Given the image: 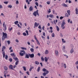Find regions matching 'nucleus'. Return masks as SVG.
<instances>
[{
	"mask_svg": "<svg viewBox=\"0 0 78 78\" xmlns=\"http://www.w3.org/2000/svg\"><path fill=\"white\" fill-rule=\"evenodd\" d=\"M35 5H36L37 6H39V4H38V3L37 2H35Z\"/></svg>",
	"mask_w": 78,
	"mask_h": 78,
	"instance_id": "obj_36",
	"label": "nucleus"
},
{
	"mask_svg": "<svg viewBox=\"0 0 78 78\" xmlns=\"http://www.w3.org/2000/svg\"><path fill=\"white\" fill-rule=\"evenodd\" d=\"M25 58H27V59H28L29 58V55L28 54H26V56H25Z\"/></svg>",
	"mask_w": 78,
	"mask_h": 78,
	"instance_id": "obj_16",
	"label": "nucleus"
},
{
	"mask_svg": "<svg viewBox=\"0 0 78 78\" xmlns=\"http://www.w3.org/2000/svg\"><path fill=\"white\" fill-rule=\"evenodd\" d=\"M50 30H53V27H50Z\"/></svg>",
	"mask_w": 78,
	"mask_h": 78,
	"instance_id": "obj_59",
	"label": "nucleus"
},
{
	"mask_svg": "<svg viewBox=\"0 0 78 78\" xmlns=\"http://www.w3.org/2000/svg\"><path fill=\"white\" fill-rule=\"evenodd\" d=\"M9 69H11V70H14V69H13V66L12 65H10L9 66Z\"/></svg>",
	"mask_w": 78,
	"mask_h": 78,
	"instance_id": "obj_6",
	"label": "nucleus"
},
{
	"mask_svg": "<svg viewBox=\"0 0 78 78\" xmlns=\"http://www.w3.org/2000/svg\"><path fill=\"white\" fill-rule=\"evenodd\" d=\"M7 43L8 45H9V44H10V41H8Z\"/></svg>",
	"mask_w": 78,
	"mask_h": 78,
	"instance_id": "obj_50",
	"label": "nucleus"
},
{
	"mask_svg": "<svg viewBox=\"0 0 78 78\" xmlns=\"http://www.w3.org/2000/svg\"><path fill=\"white\" fill-rule=\"evenodd\" d=\"M34 38L35 39L36 41H38V40H37V38H36V35H35L34 36Z\"/></svg>",
	"mask_w": 78,
	"mask_h": 78,
	"instance_id": "obj_41",
	"label": "nucleus"
},
{
	"mask_svg": "<svg viewBox=\"0 0 78 78\" xmlns=\"http://www.w3.org/2000/svg\"><path fill=\"white\" fill-rule=\"evenodd\" d=\"M44 59L45 62H47V61H48V58H47L46 57H45L44 58Z\"/></svg>",
	"mask_w": 78,
	"mask_h": 78,
	"instance_id": "obj_25",
	"label": "nucleus"
},
{
	"mask_svg": "<svg viewBox=\"0 0 78 78\" xmlns=\"http://www.w3.org/2000/svg\"><path fill=\"white\" fill-rule=\"evenodd\" d=\"M39 11V10H37L36 11H34V12L33 13V15L34 16H35L36 17L37 16V15L38 16H39V13H38V12Z\"/></svg>",
	"mask_w": 78,
	"mask_h": 78,
	"instance_id": "obj_4",
	"label": "nucleus"
},
{
	"mask_svg": "<svg viewBox=\"0 0 78 78\" xmlns=\"http://www.w3.org/2000/svg\"><path fill=\"white\" fill-rule=\"evenodd\" d=\"M17 23H19V21H16L14 22V24L15 25H17Z\"/></svg>",
	"mask_w": 78,
	"mask_h": 78,
	"instance_id": "obj_26",
	"label": "nucleus"
},
{
	"mask_svg": "<svg viewBox=\"0 0 78 78\" xmlns=\"http://www.w3.org/2000/svg\"><path fill=\"white\" fill-rule=\"evenodd\" d=\"M73 51H74V50H73V49H72L70 51V53L71 54H72L73 53Z\"/></svg>",
	"mask_w": 78,
	"mask_h": 78,
	"instance_id": "obj_19",
	"label": "nucleus"
},
{
	"mask_svg": "<svg viewBox=\"0 0 78 78\" xmlns=\"http://www.w3.org/2000/svg\"><path fill=\"white\" fill-rule=\"evenodd\" d=\"M20 55L21 56H23L25 54H26V52H25V51H20Z\"/></svg>",
	"mask_w": 78,
	"mask_h": 78,
	"instance_id": "obj_3",
	"label": "nucleus"
},
{
	"mask_svg": "<svg viewBox=\"0 0 78 78\" xmlns=\"http://www.w3.org/2000/svg\"><path fill=\"white\" fill-rule=\"evenodd\" d=\"M68 2L69 3H72V1H71L69 0L68 1Z\"/></svg>",
	"mask_w": 78,
	"mask_h": 78,
	"instance_id": "obj_57",
	"label": "nucleus"
},
{
	"mask_svg": "<svg viewBox=\"0 0 78 78\" xmlns=\"http://www.w3.org/2000/svg\"><path fill=\"white\" fill-rule=\"evenodd\" d=\"M49 73V71H47L46 72H44L43 73V75L44 76H45L46 75H47V74H48Z\"/></svg>",
	"mask_w": 78,
	"mask_h": 78,
	"instance_id": "obj_5",
	"label": "nucleus"
},
{
	"mask_svg": "<svg viewBox=\"0 0 78 78\" xmlns=\"http://www.w3.org/2000/svg\"><path fill=\"white\" fill-rule=\"evenodd\" d=\"M64 17H65V16H61L60 18V19L61 20H62V19L63 18H64Z\"/></svg>",
	"mask_w": 78,
	"mask_h": 78,
	"instance_id": "obj_44",
	"label": "nucleus"
},
{
	"mask_svg": "<svg viewBox=\"0 0 78 78\" xmlns=\"http://www.w3.org/2000/svg\"><path fill=\"white\" fill-rule=\"evenodd\" d=\"M9 61L10 62H12V59L11 58H10L9 59Z\"/></svg>",
	"mask_w": 78,
	"mask_h": 78,
	"instance_id": "obj_48",
	"label": "nucleus"
},
{
	"mask_svg": "<svg viewBox=\"0 0 78 78\" xmlns=\"http://www.w3.org/2000/svg\"><path fill=\"white\" fill-rule=\"evenodd\" d=\"M13 58L15 61H18V58L17 57H13Z\"/></svg>",
	"mask_w": 78,
	"mask_h": 78,
	"instance_id": "obj_22",
	"label": "nucleus"
},
{
	"mask_svg": "<svg viewBox=\"0 0 78 78\" xmlns=\"http://www.w3.org/2000/svg\"><path fill=\"white\" fill-rule=\"evenodd\" d=\"M21 49H23V50H27V48H26L21 47Z\"/></svg>",
	"mask_w": 78,
	"mask_h": 78,
	"instance_id": "obj_42",
	"label": "nucleus"
},
{
	"mask_svg": "<svg viewBox=\"0 0 78 78\" xmlns=\"http://www.w3.org/2000/svg\"><path fill=\"white\" fill-rule=\"evenodd\" d=\"M37 55H38V56H41V54H40V53H38L37 54Z\"/></svg>",
	"mask_w": 78,
	"mask_h": 78,
	"instance_id": "obj_61",
	"label": "nucleus"
},
{
	"mask_svg": "<svg viewBox=\"0 0 78 78\" xmlns=\"http://www.w3.org/2000/svg\"><path fill=\"white\" fill-rule=\"evenodd\" d=\"M43 35L44 36H45V32H43Z\"/></svg>",
	"mask_w": 78,
	"mask_h": 78,
	"instance_id": "obj_54",
	"label": "nucleus"
},
{
	"mask_svg": "<svg viewBox=\"0 0 78 78\" xmlns=\"http://www.w3.org/2000/svg\"><path fill=\"white\" fill-rule=\"evenodd\" d=\"M6 49V47L5 46H2V53L3 54V58H4L5 57V50Z\"/></svg>",
	"mask_w": 78,
	"mask_h": 78,
	"instance_id": "obj_1",
	"label": "nucleus"
},
{
	"mask_svg": "<svg viewBox=\"0 0 78 78\" xmlns=\"http://www.w3.org/2000/svg\"><path fill=\"white\" fill-rule=\"evenodd\" d=\"M64 67L65 69H66V67H67V66H66V63L64 64Z\"/></svg>",
	"mask_w": 78,
	"mask_h": 78,
	"instance_id": "obj_43",
	"label": "nucleus"
},
{
	"mask_svg": "<svg viewBox=\"0 0 78 78\" xmlns=\"http://www.w3.org/2000/svg\"><path fill=\"white\" fill-rule=\"evenodd\" d=\"M65 17H69V15H68V14L66 13L65 14Z\"/></svg>",
	"mask_w": 78,
	"mask_h": 78,
	"instance_id": "obj_32",
	"label": "nucleus"
},
{
	"mask_svg": "<svg viewBox=\"0 0 78 78\" xmlns=\"http://www.w3.org/2000/svg\"><path fill=\"white\" fill-rule=\"evenodd\" d=\"M19 61L18 60H17L16 62L15 63V66H17L18 64H19Z\"/></svg>",
	"mask_w": 78,
	"mask_h": 78,
	"instance_id": "obj_27",
	"label": "nucleus"
},
{
	"mask_svg": "<svg viewBox=\"0 0 78 78\" xmlns=\"http://www.w3.org/2000/svg\"><path fill=\"white\" fill-rule=\"evenodd\" d=\"M49 53L48 51L47 50H46L45 51L44 53L46 55H47Z\"/></svg>",
	"mask_w": 78,
	"mask_h": 78,
	"instance_id": "obj_18",
	"label": "nucleus"
},
{
	"mask_svg": "<svg viewBox=\"0 0 78 78\" xmlns=\"http://www.w3.org/2000/svg\"><path fill=\"white\" fill-rule=\"evenodd\" d=\"M41 78H44V77L43 76H41Z\"/></svg>",
	"mask_w": 78,
	"mask_h": 78,
	"instance_id": "obj_64",
	"label": "nucleus"
},
{
	"mask_svg": "<svg viewBox=\"0 0 78 78\" xmlns=\"http://www.w3.org/2000/svg\"><path fill=\"white\" fill-rule=\"evenodd\" d=\"M49 17L50 18H51V19H53L54 18V15H53V14H50L49 15Z\"/></svg>",
	"mask_w": 78,
	"mask_h": 78,
	"instance_id": "obj_11",
	"label": "nucleus"
},
{
	"mask_svg": "<svg viewBox=\"0 0 78 78\" xmlns=\"http://www.w3.org/2000/svg\"><path fill=\"white\" fill-rule=\"evenodd\" d=\"M33 7L32 6H31L29 8V11H33Z\"/></svg>",
	"mask_w": 78,
	"mask_h": 78,
	"instance_id": "obj_12",
	"label": "nucleus"
},
{
	"mask_svg": "<svg viewBox=\"0 0 78 78\" xmlns=\"http://www.w3.org/2000/svg\"><path fill=\"white\" fill-rule=\"evenodd\" d=\"M29 56L30 57V58H34V54H29Z\"/></svg>",
	"mask_w": 78,
	"mask_h": 78,
	"instance_id": "obj_8",
	"label": "nucleus"
},
{
	"mask_svg": "<svg viewBox=\"0 0 78 78\" xmlns=\"http://www.w3.org/2000/svg\"><path fill=\"white\" fill-rule=\"evenodd\" d=\"M10 55H11V56H13V57H15L16 56V55H15V54L14 53H11L10 54Z\"/></svg>",
	"mask_w": 78,
	"mask_h": 78,
	"instance_id": "obj_14",
	"label": "nucleus"
},
{
	"mask_svg": "<svg viewBox=\"0 0 78 78\" xmlns=\"http://www.w3.org/2000/svg\"><path fill=\"white\" fill-rule=\"evenodd\" d=\"M12 6L11 5H9L8 6V8H12Z\"/></svg>",
	"mask_w": 78,
	"mask_h": 78,
	"instance_id": "obj_28",
	"label": "nucleus"
},
{
	"mask_svg": "<svg viewBox=\"0 0 78 78\" xmlns=\"http://www.w3.org/2000/svg\"><path fill=\"white\" fill-rule=\"evenodd\" d=\"M56 29L58 31L59 30V27H58V26H56Z\"/></svg>",
	"mask_w": 78,
	"mask_h": 78,
	"instance_id": "obj_30",
	"label": "nucleus"
},
{
	"mask_svg": "<svg viewBox=\"0 0 78 78\" xmlns=\"http://www.w3.org/2000/svg\"><path fill=\"white\" fill-rule=\"evenodd\" d=\"M38 28H39V29H41V25H40Z\"/></svg>",
	"mask_w": 78,
	"mask_h": 78,
	"instance_id": "obj_55",
	"label": "nucleus"
},
{
	"mask_svg": "<svg viewBox=\"0 0 78 78\" xmlns=\"http://www.w3.org/2000/svg\"><path fill=\"white\" fill-rule=\"evenodd\" d=\"M35 63V64H36L37 65H39V62L37 61H36Z\"/></svg>",
	"mask_w": 78,
	"mask_h": 78,
	"instance_id": "obj_24",
	"label": "nucleus"
},
{
	"mask_svg": "<svg viewBox=\"0 0 78 78\" xmlns=\"http://www.w3.org/2000/svg\"><path fill=\"white\" fill-rule=\"evenodd\" d=\"M47 3L48 4V5H50V2H47Z\"/></svg>",
	"mask_w": 78,
	"mask_h": 78,
	"instance_id": "obj_52",
	"label": "nucleus"
},
{
	"mask_svg": "<svg viewBox=\"0 0 78 78\" xmlns=\"http://www.w3.org/2000/svg\"><path fill=\"white\" fill-rule=\"evenodd\" d=\"M43 72H47V71H48V70H47V69H45V68H43L42 70Z\"/></svg>",
	"mask_w": 78,
	"mask_h": 78,
	"instance_id": "obj_15",
	"label": "nucleus"
},
{
	"mask_svg": "<svg viewBox=\"0 0 78 78\" xmlns=\"http://www.w3.org/2000/svg\"><path fill=\"white\" fill-rule=\"evenodd\" d=\"M4 3L5 4H6V5H7V4L8 3V1H5L4 2Z\"/></svg>",
	"mask_w": 78,
	"mask_h": 78,
	"instance_id": "obj_37",
	"label": "nucleus"
},
{
	"mask_svg": "<svg viewBox=\"0 0 78 78\" xmlns=\"http://www.w3.org/2000/svg\"><path fill=\"white\" fill-rule=\"evenodd\" d=\"M38 25H39V23H37V22H35L34 24V27H37Z\"/></svg>",
	"mask_w": 78,
	"mask_h": 78,
	"instance_id": "obj_9",
	"label": "nucleus"
},
{
	"mask_svg": "<svg viewBox=\"0 0 78 78\" xmlns=\"http://www.w3.org/2000/svg\"><path fill=\"white\" fill-rule=\"evenodd\" d=\"M2 8H3L2 5H0V9Z\"/></svg>",
	"mask_w": 78,
	"mask_h": 78,
	"instance_id": "obj_60",
	"label": "nucleus"
},
{
	"mask_svg": "<svg viewBox=\"0 0 78 78\" xmlns=\"http://www.w3.org/2000/svg\"><path fill=\"white\" fill-rule=\"evenodd\" d=\"M19 1H16V4H19Z\"/></svg>",
	"mask_w": 78,
	"mask_h": 78,
	"instance_id": "obj_58",
	"label": "nucleus"
},
{
	"mask_svg": "<svg viewBox=\"0 0 78 78\" xmlns=\"http://www.w3.org/2000/svg\"><path fill=\"white\" fill-rule=\"evenodd\" d=\"M23 68L24 71H27V69H26V67H25L23 66Z\"/></svg>",
	"mask_w": 78,
	"mask_h": 78,
	"instance_id": "obj_29",
	"label": "nucleus"
},
{
	"mask_svg": "<svg viewBox=\"0 0 78 78\" xmlns=\"http://www.w3.org/2000/svg\"><path fill=\"white\" fill-rule=\"evenodd\" d=\"M16 42H17V43L19 42V41L18 40V39H16Z\"/></svg>",
	"mask_w": 78,
	"mask_h": 78,
	"instance_id": "obj_62",
	"label": "nucleus"
},
{
	"mask_svg": "<svg viewBox=\"0 0 78 78\" xmlns=\"http://www.w3.org/2000/svg\"><path fill=\"white\" fill-rule=\"evenodd\" d=\"M12 27L11 28L9 29V30L10 31H12Z\"/></svg>",
	"mask_w": 78,
	"mask_h": 78,
	"instance_id": "obj_45",
	"label": "nucleus"
},
{
	"mask_svg": "<svg viewBox=\"0 0 78 78\" xmlns=\"http://www.w3.org/2000/svg\"><path fill=\"white\" fill-rule=\"evenodd\" d=\"M2 34H3V35L2 36V41H4L6 38H7V34L6 33H5L3 32H2Z\"/></svg>",
	"mask_w": 78,
	"mask_h": 78,
	"instance_id": "obj_2",
	"label": "nucleus"
},
{
	"mask_svg": "<svg viewBox=\"0 0 78 78\" xmlns=\"http://www.w3.org/2000/svg\"><path fill=\"white\" fill-rule=\"evenodd\" d=\"M75 64L76 65H77V64H78V61H76V63Z\"/></svg>",
	"mask_w": 78,
	"mask_h": 78,
	"instance_id": "obj_63",
	"label": "nucleus"
},
{
	"mask_svg": "<svg viewBox=\"0 0 78 78\" xmlns=\"http://www.w3.org/2000/svg\"><path fill=\"white\" fill-rule=\"evenodd\" d=\"M55 51L56 55H58V50H56Z\"/></svg>",
	"mask_w": 78,
	"mask_h": 78,
	"instance_id": "obj_33",
	"label": "nucleus"
},
{
	"mask_svg": "<svg viewBox=\"0 0 78 78\" xmlns=\"http://www.w3.org/2000/svg\"><path fill=\"white\" fill-rule=\"evenodd\" d=\"M30 50L31 52H34V49L33 48H30Z\"/></svg>",
	"mask_w": 78,
	"mask_h": 78,
	"instance_id": "obj_31",
	"label": "nucleus"
},
{
	"mask_svg": "<svg viewBox=\"0 0 78 78\" xmlns=\"http://www.w3.org/2000/svg\"><path fill=\"white\" fill-rule=\"evenodd\" d=\"M4 69L5 70H8V67L6 66H4Z\"/></svg>",
	"mask_w": 78,
	"mask_h": 78,
	"instance_id": "obj_23",
	"label": "nucleus"
},
{
	"mask_svg": "<svg viewBox=\"0 0 78 78\" xmlns=\"http://www.w3.org/2000/svg\"><path fill=\"white\" fill-rule=\"evenodd\" d=\"M26 73L28 75H30V74H29V72L27 71V72H26Z\"/></svg>",
	"mask_w": 78,
	"mask_h": 78,
	"instance_id": "obj_56",
	"label": "nucleus"
},
{
	"mask_svg": "<svg viewBox=\"0 0 78 78\" xmlns=\"http://www.w3.org/2000/svg\"><path fill=\"white\" fill-rule=\"evenodd\" d=\"M26 33H27V36L28 35V30H26Z\"/></svg>",
	"mask_w": 78,
	"mask_h": 78,
	"instance_id": "obj_49",
	"label": "nucleus"
},
{
	"mask_svg": "<svg viewBox=\"0 0 78 78\" xmlns=\"http://www.w3.org/2000/svg\"><path fill=\"white\" fill-rule=\"evenodd\" d=\"M51 36L52 37H55V34H54V33L52 34Z\"/></svg>",
	"mask_w": 78,
	"mask_h": 78,
	"instance_id": "obj_38",
	"label": "nucleus"
},
{
	"mask_svg": "<svg viewBox=\"0 0 78 78\" xmlns=\"http://www.w3.org/2000/svg\"><path fill=\"white\" fill-rule=\"evenodd\" d=\"M63 50H65V49L66 48V46H63Z\"/></svg>",
	"mask_w": 78,
	"mask_h": 78,
	"instance_id": "obj_51",
	"label": "nucleus"
},
{
	"mask_svg": "<svg viewBox=\"0 0 78 78\" xmlns=\"http://www.w3.org/2000/svg\"><path fill=\"white\" fill-rule=\"evenodd\" d=\"M40 70H41V67H38L37 69V72H39V71H40Z\"/></svg>",
	"mask_w": 78,
	"mask_h": 78,
	"instance_id": "obj_21",
	"label": "nucleus"
},
{
	"mask_svg": "<svg viewBox=\"0 0 78 78\" xmlns=\"http://www.w3.org/2000/svg\"><path fill=\"white\" fill-rule=\"evenodd\" d=\"M62 6H64V7H68V6L65 3L62 4Z\"/></svg>",
	"mask_w": 78,
	"mask_h": 78,
	"instance_id": "obj_17",
	"label": "nucleus"
},
{
	"mask_svg": "<svg viewBox=\"0 0 78 78\" xmlns=\"http://www.w3.org/2000/svg\"><path fill=\"white\" fill-rule=\"evenodd\" d=\"M4 74H6V73H8V71H5L4 72Z\"/></svg>",
	"mask_w": 78,
	"mask_h": 78,
	"instance_id": "obj_47",
	"label": "nucleus"
},
{
	"mask_svg": "<svg viewBox=\"0 0 78 78\" xmlns=\"http://www.w3.org/2000/svg\"><path fill=\"white\" fill-rule=\"evenodd\" d=\"M49 11H48V12H49V13H50V12H51V9H49Z\"/></svg>",
	"mask_w": 78,
	"mask_h": 78,
	"instance_id": "obj_53",
	"label": "nucleus"
},
{
	"mask_svg": "<svg viewBox=\"0 0 78 78\" xmlns=\"http://www.w3.org/2000/svg\"><path fill=\"white\" fill-rule=\"evenodd\" d=\"M65 24H66V23H65L64 21H63L62 23L61 28H62L63 27H64V26L65 25Z\"/></svg>",
	"mask_w": 78,
	"mask_h": 78,
	"instance_id": "obj_10",
	"label": "nucleus"
},
{
	"mask_svg": "<svg viewBox=\"0 0 78 78\" xmlns=\"http://www.w3.org/2000/svg\"><path fill=\"white\" fill-rule=\"evenodd\" d=\"M41 61H44V58H43V57H42L41 58Z\"/></svg>",
	"mask_w": 78,
	"mask_h": 78,
	"instance_id": "obj_39",
	"label": "nucleus"
},
{
	"mask_svg": "<svg viewBox=\"0 0 78 78\" xmlns=\"http://www.w3.org/2000/svg\"><path fill=\"white\" fill-rule=\"evenodd\" d=\"M8 56L7 55H6L5 57V59H8Z\"/></svg>",
	"mask_w": 78,
	"mask_h": 78,
	"instance_id": "obj_34",
	"label": "nucleus"
},
{
	"mask_svg": "<svg viewBox=\"0 0 78 78\" xmlns=\"http://www.w3.org/2000/svg\"><path fill=\"white\" fill-rule=\"evenodd\" d=\"M23 34L24 36H27V34L25 33H23Z\"/></svg>",
	"mask_w": 78,
	"mask_h": 78,
	"instance_id": "obj_40",
	"label": "nucleus"
},
{
	"mask_svg": "<svg viewBox=\"0 0 78 78\" xmlns=\"http://www.w3.org/2000/svg\"><path fill=\"white\" fill-rule=\"evenodd\" d=\"M67 12L68 13V16H70V10H67Z\"/></svg>",
	"mask_w": 78,
	"mask_h": 78,
	"instance_id": "obj_13",
	"label": "nucleus"
},
{
	"mask_svg": "<svg viewBox=\"0 0 78 78\" xmlns=\"http://www.w3.org/2000/svg\"><path fill=\"white\" fill-rule=\"evenodd\" d=\"M5 22H3V27H4L5 28V30H6V26L5 25Z\"/></svg>",
	"mask_w": 78,
	"mask_h": 78,
	"instance_id": "obj_7",
	"label": "nucleus"
},
{
	"mask_svg": "<svg viewBox=\"0 0 78 78\" xmlns=\"http://www.w3.org/2000/svg\"><path fill=\"white\" fill-rule=\"evenodd\" d=\"M36 42L38 45H40V43L39 42V41L37 40V41H36Z\"/></svg>",
	"mask_w": 78,
	"mask_h": 78,
	"instance_id": "obj_35",
	"label": "nucleus"
},
{
	"mask_svg": "<svg viewBox=\"0 0 78 78\" xmlns=\"http://www.w3.org/2000/svg\"><path fill=\"white\" fill-rule=\"evenodd\" d=\"M76 14H78V9L77 8H76L75 9Z\"/></svg>",
	"mask_w": 78,
	"mask_h": 78,
	"instance_id": "obj_20",
	"label": "nucleus"
},
{
	"mask_svg": "<svg viewBox=\"0 0 78 78\" xmlns=\"http://www.w3.org/2000/svg\"><path fill=\"white\" fill-rule=\"evenodd\" d=\"M62 42L63 43H66V41H64V39H63V38L62 39Z\"/></svg>",
	"mask_w": 78,
	"mask_h": 78,
	"instance_id": "obj_46",
	"label": "nucleus"
}]
</instances>
